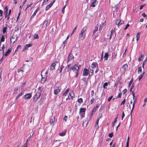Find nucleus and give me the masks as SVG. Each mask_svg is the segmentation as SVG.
I'll use <instances>...</instances> for the list:
<instances>
[{
  "mask_svg": "<svg viewBox=\"0 0 147 147\" xmlns=\"http://www.w3.org/2000/svg\"><path fill=\"white\" fill-rule=\"evenodd\" d=\"M91 67L92 68H93L94 67H98V64L97 62H93L92 64V65H91Z\"/></svg>",
  "mask_w": 147,
  "mask_h": 147,
  "instance_id": "2eb2a0df",
  "label": "nucleus"
},
{
  "mask_svg": "<svg viewBox=\"0 0 147 147\" xmlns=\"http://www.w3.org/2000/svg\"><path fill=\"white\" fill-rule=\"evenodd\" d=\"M137 96H136L135 99L133 103V106H132V109H131V111L130 114H131V117H132V111H133V109H134V108L135 105L136 103V99H137Z\"/></svg>",
  "mask_w": 147,
  "mask_h": 147,
  "instance_id": "39448f33",
  "label": "nucleus"
},
{
  "mask_svg": "<svg viewBox=\"0 0 147 147\" xmlns=\"http://www.w3.org/2000/svg\"><path fill=\"white\" fill-rule=\"evenodd\" d=\"M41 91L40 90L39 91V92H37L36 93L33 99V100L34 101L36 102L37 101L38 99L39 98L41 94Z\"/></svg>",
  "mask_w": 147,
  "mask_h": 147,
  "instance_id": "7ed1b4c3",
  "label": "nucleus"
},
{
  "mask_svg": "<svg viewBox=\"0 0 147 147\" xmlns=\"http://www.w3.org/2000/svg\"><path fill=\"white\" fill-rule=\"evenodd\" d=\"M99 105L98 104H97L96 105V106L94 107V108H96V109L97 110V109L99 107Z\"/></svg>",
  "mask_w": 147,
  "mask_h": 147,
  "instance_id": "13d9d810",
  "label": "nucleus"
},
{
  "mask_svg": "<svg viewBox=\"0 0 147 147\" xmlns=\"http://www.w3.org/2000/svg\"><path fill=\"white\" fill-rule=\"evenodd\" d=\"M69 96H68V98L69 99H70L71 98H72L73 97L71 95V94L70 93H69Z\"/></svg>",
  "mask_w": 147,
  "mask_h": 147,
  "instance_id": "864d4df0",
  "label": "nucleus"
},
{
  "mask_svg": "<svg viewBox=\"0 0 147 147\" xmlns=\"http://www.w3.org/2000/svg\"><path fill=\"white\" fill-rule=\"evenodd\" d=\"M131 94L133 96V99L134 100V98H135V94H134V92H132Z\"/></svg>",
  "mask_w": 147,
  "mask_h": 147,
  "instance_id": "e2e57ef3",
  "label": "nucleus"
},
{
  "mask_svg": "<svg viewBox=\"0 0 147 147\" xmlns=\"http://www.w3.org/2000/svg\"><path fill=\"white\" fill-rule=\"evenodd\" d=\"M114 31L113 29H112L111 31V34H110V39H111L112 37V36L113 35V32H114Z\"/></svg>",
  "mask_w": 147,
  "mask_h": 147,
  "instance_id": "c9c22d12",
  "label": "nucleus"
},
{
  "mask_svg": "<svg viewBox=\"0 0 147 147\" xmlns=\"http://www.w3.org/2000/svg\"><path fill=\"white\" fill-rule=\"evenodd\" d=\"M136 41L137 42L138 40L139 39L140 37V33H138L136 36Z\"/></svg>",
  "mask_w": 147,
  "mask_h": 147,
  "instance_id": "7c9ffc66",
  "label": "nucleus"
},
{
  "mask_svg": "<svg viewBox=\"0 0 147 147\" xmlns=\"http://www.w3.org/2000/svg\"><path fill=\"white\" fill-rule=\"evenodd\" d=\"M123 69L124 70H127L128 68V65L127 64H124L122 66Z\"/></svg>",
  "mask_w": 147,
  "mask_h": 147,
  "instance_id": "a211bd4d",
  "label": "nucleus"
},
{
  "mask_svg": "<svg viewBox=\"0 0 147 147\" xmlns=\"http://www.w3.org/2000/svg\"><path fill=\"white\" fill-rule=\"evenodd\" d=\"M146 63V61H144L143 62V64H142V67L143 68H144V65Z\"/></svg>",
  "mask_w": 147,
  "mask_h": 147,
  "instance_id": "603ef678",
  "label": "nucleus"
},
{
  "mask_svg": "<svg viewBox=\"0 0 147 147\" xmlns=\"http://www.w3.org/2000/svg\"><path fill=\"white\" fill-rule=\"evenodd\" d=\"M66 5H65L62 8L61 11L64 14V10L66 7Z\"/></svg>",
  "mask_w": 147,
  "mask_h": 147,
  "instance_id": "37998d69",
  "label": "nucleus"
},
{
  "mask_svg": "<svg viewBox=\"0 0 147 147\" xmlns=\"http://www.w3.org/2000/svg\"><path fill=\"white\" fill-rule=\"evenodd\" d=\"M48 24L47 21H45L44 22V23L43 24L42 27L43 28H46L47 26V24Z\"/></svg>",
  "mask_w": 147,
  "mask_h": 147,
  "instance_id": "aec40b11",
  "label": "nucleus"
},
{
  "mask_svg": "<svg viewBox=\"0 0 147 147\" xmlns=\"http://www.w3.org/2000/svg\"><path fill=\"white\" fill-rule=\"evenodd\" d=\"M7 25H6V26L4 27L3 30V33H5L7 30Z\"/></svg>",
  "mask_w": 147,
  "mask_h": 147,
  "instance_id": "473e14b6",
  "label": "nucleus"
},
{
  "mask_svg": "<svg viewBox=\"0 0 147 147\" xmlns=\"http://www.w3.org/2000/svg\"><path fill=\"white\" fill-rule=\"evenodd\" d=\"M32 94L31 93H28L24 96V97L25 99H28L30 98Z\"/></svg>",
  "mask_w": 147,
  "mask_h": 147,
  "instance_id": "0eeeda50",
  "label": "nucleus"
},
{
  "mask_svg": "<svg viewBox=\"0 0 147 147\" xmlns=\"http://www.w3.org/2000/svg\"><path fill=\"white\" fill-rule=\"evenodd\" d=\"M49 0H44L43 1L42 3V5H43L44 4H45L47 3L46 2H47Z\"/></svg>",
  "mask_w": 147,
  "mask_h": 147,
  "instance_id": "49530a36",
  "label": "nucleus"
},
{
  "mask_svg": "<svg viewBox=\"0 0 147 147\" xmlns=\"http://www.w3.org/2000/svg\"><path fill=\"white\" fill-rule=\"evenodd\" d=\"M56 65L55 63H52L50 66V69L51 70H53L55 69V66Z\"/></svg>",
  "mask_w": 147,
  "mask_h": 147,
  "instance_id": "dca6fc26",
  "label": "nucleus"
},
{
  "mask_svg": "<svg viewBox=\"0 0 147 147\" xmlns=\"http://www.w3.org/2000/svg\"><path fill=\"white\" fill-rule=\"evenodd\" d=\"M5 40V37L4 36H2L1 37L0 42H3Z\"/></svg>",
  "mask_w": 147,
  "mask_h": 147,
  "instance_id": "e433bc0d",
  "label": "nucleus"
},
{
  "mask_svg": "<svg viewBox=\"0 0 147 147\" xmlns=\"http://www.w3.org/2000/svg\"><path fill=\"white\" fill-rule=\"evenodd\" d=\"M87 29V27L86 26L84 27L82 29L78 38L79 40H82L84 39L86 34V31Z\"/></svg>",
  "mask_w": 147,
  "mask_h": 147,
  "instance_id": "f257e3e1",
  "label": "nucleus"
},
{
  "mask_svg": "<svg viewBox=\"0 0 147 147\" xmlns=\"http://www.w3.org/2000/svg\"><path fill=\"white\" fill-rule=\"evenodd\" d=\"M61 90L59 88L55 89L54 91V94L57 95L60 92Z\"/></svg>",
  "mask_w": 147,
  "mask_h": 147,
  "instance_id": "ddd939ff",
  "label": "nucleus"
},
{
  "mask_svg": "<svg viewBox=\"0 0 147 147\" xmlns=\"http://www.w3.org/2000/svg\"><path fill=\"white\" fill-rule=\"evenodd\" d=\"M52 5H52V3H50L49 4V5L46 6L45 8V10H48L50 7H52Z\"/></svg>",
  "mask_w": 147,
  "mask_h": 147,
  "instance_id": "6ab92c4d",
  "label": "nucleus"
},
{
  "mask_svg": "<svg viewBox=\"0 0 147 147\" xmlns=\"http://www.w3.org/2000/svg\"><path fill=\"white\" fill-rule=\"evenodd\" d=\"M108 56H109V55H108V53H105V54L104 56V58L105 60H106L107 59L108 57Z\"/></svg>",
  "mask_w": 147,
  "mask_h": 147,
  "instance_id": "393cba45",
  "label": "nucleus"
},
{
  "mask_svg": "<svg viewBox=\"0 0 147 147\" xmlns=\"http://www.w3.org/2000/svg\"><path fill=\"white\" fill-rule=\"evenodd\" d=\"M74 58V57L73 56L71 53H70L68 57L67 63L71 62Z\"/></svg>",
  "mask_w": 147,
  "mask_h": 147,
  "instance_id": "20e7f679",
  "label": "nucleus"
},
{
  "mask_svg": "<svg viewBox=\"0 0 147 147\" xmlns=\"http://www.w3.org/2000/svg\"><path fill=\"white\" fill-rule=\"evenodd\" d=\"M78 102L79 103H81L83 102V99L82 98H79L78 100Z\"/></svg>",
  "mask_w": 147,
  "mask_h": 147,
  "instance_id": "79ce46f5",
  "label": "nucleus"
},
{
  "mask_svg": "<svg viewBox=\"0 0 147 147\" xmlns=\"http://www.w3.org/2000/svg\"><path fill=\"white\" fill-rule=\"evenodd\" d=\"M54 121H55V117H52L50 120V123L51 124H52V123H53L54 122Z\"/></svg>",
  "mask_w": 147,
  "mask_h": 147,
  "instance_id": "5701e85b",
  "label": "nucleus"
},
{
  "mask_svg": "<svg viewBox=\"0 0 147 147\" xmlns=\"http://www.w3.org/2000/svg\"><path fill=\"white\" fill-rule=\"evenodd\" d=\"M66 133V131H63L61 133H60L59 134V135L61 136H64L65 135Z\"/></svg>",
  "mask_w": 147,
  "mask_h": 147,
  "instance_id": "cd10ccee",
  "label": "nucleus"
},
{
  "mask_svg": "<svg viewBox=\"0 0 147 147\" xmlns=\"http://www.w3.org/2000/svg\"><path fill=\"white\" fill-rule=\"evenodd\" d=\"M23 92H24L23 91H21L20 93L17 96L16 98V100H17L20 97V96H22L23 94Z\"/></svg>",
  "mask_w": 147,
  "mask_h": 147,
  "instance_id": "412c9836",
  "label": "nucleus"
},
{
  "mask_svg": "<svg viewBox=\"0 0 147 147\" xmlns=\"http://www.w3.org/2000/svg\"><path fill=\"white\" fill-rule=\"evenodd\" d=\"M94 91L93 90H92L91 91V96H93L94 95Z\"/></svg>",
  "mask_w": 147,
  "mask_h": 147,
  "instance_id": "338daca9",
  "label": "nucleus"
},
{
  "mask_svg": "<svg viewBox=\"0 0 147 147\" xmlns=\"http://www.w3.org/2000/svg\"><path fill=\"white\" fill-rule=\"evenodd\" d=\"M127 92V90L126 89H124L123 91V94H125Z\"/></svg>",
  "mask_w": 147,
  "mask_h": 147,
  "instance_id": "052dcab7",
  "label": "nucleus"
},
{
  "mask_svg": "<svg viewBox=\"0 0 147 147\" xmlns=\"http://www.w3.org/2000/svg\"><path fill=\"white\" fill-rule=\"evenodd\" d=\"M142 69L141 66H140L138 68V74L140 72H142Z\"/></svg>",
  "mask_w": 147,
  "mask_h": 147,
  "instance_id": "4c0bfd02",
  "label": "nucleus"
},
{
  "mask_svg": "<svg viewBox=\"0 0 147 147\" xmlns=\"http://www.w3.org/2000/svg\"><path fill=\"white\" fill-rule=\"evenodd\" d=\"M109 136L110 138H112L113 136V133H109Z\"/></svg>",
  "mask_w": 147,
  "mask_h": 147,
  "instance_id": "6e6d98bb",
  "label": "nucleus"
},
{
  "mask_svg": "<svg viewBox=\"0 0 147 147\" xmlns=\"http://www.w3.org/2000/svg\"><path fill=\"white\" fill-rule=\"evenodd\" d=\"M14 38H13V37H12L11 38V39H10V42H13V43H14L16 40V39H14V40L13 41H12V39H14Z\"/></svg>",
  "mask_w": 147,
  "mask_h": 147,
  "instance_id": "09e8293b",
  "label": "nucleus"
},
{
  "mask_svg": "<svg viewBox=\"0 0 147 147\" xmlns=\"http://www.w3.org/2000/svg\"><path fill=\"white\" fill-rule=\"evenodd\" d=\"M95 129L97 130L98 129V124H96L95 127Z\"/></svg>",
  "mask_w": 147,
  "mask_h": 147,
  "instance_id": "4d7b16f0",
  "label": "nucleus"
},
{
  "mask_svg": "<svg viewBox=\"0 0 147 147\" xmlns=\"http://www.w3.org/2000/svg\"><path fill=\"white\" fill-rule=\"evenodd\" d=\"M117 56V54L115 53H113L112 55V60H113V59H115L116 57Z\"/></svg>",
  "mask_w": 147,
  "mask_h": 147,
  "instance_id": "72a5a7b5",
  "label": "nucleus"
},
{
  "mask_svg": "<svg viewBox=\"0 0 147 147\" xmlns=\"http://www.w3.org/2000/svg\"><path fill=\"white\" fill-rule=\"evenodd\" d=\"M8 9L7 8V6H6L4 8V13L5 15L7 14Z\"/></svg>",
  "mask_w": 147,
  "mask_h": 147,
  "instance_id": "f3484780",
  "label": "nucleus"
},
{
  "mask_svg": "<svg viewBox=\"0 0 147 147\" xmlns=\"http://www.w3.org/2000/svg\"><path fill=\"white\" fill-rule=\"evenodd\" d=\"M106 25L105 22H104L102 23V24L100 25L99 28V30H101L102 28L105 27Z\"/></svg>",
  "mask_w": 147,
  "mask_h": 147,
  "instance_id": "9d476101",
  "label": "nucleus"
},
{
  "mask_svg": "<svg viewBox=\"0 0 147 147\" xmlns=\"http://www.w3.org/2000/svg\"><path fill=\"white\" fill-rule=\"evenodd\" d=\"M34 38L35 39H37L38 38V34H35L34 35Z\"/></svg>",
  "mask_w": 147,
  "mask_h": 147,
  "instance_id": "c03bdc74",
  "label": "nucleus"
},
{
  "mask_svg": "<svg viewBox=\"0 0 147 147\" xmlns=\"http://www.w3.org/2000/svg\"><path fill=\"white\" fill-rule=\"evenodd\" d=\"M11 50L12 49L11 48H9L7 51L5 52V56H8L11 51Z\"/></svg>",
  "mask_w": 147,
  "mask_h": 147,
  "instance_id": "9b49d317",
  "label": "nucleus"
},
{
  "mask_svg": "<svg viewBox=\"0 0 147 147\" xmlns=\"http://www.w3.org/2000/svg\"><path fill=\"white\" fill-rule=\"evenodd\" d=\"M24 71V67H22L21 69H18V71L19 74L22 75L23 74V72Z\"/></svg>",
  "mask_w": 147,
  "mask_h": 147,
  "instance_id": "6e6552de",
  "label": "nucleus"
},
{
  "mask_svg": "<svg viewBox=\"0 0 147 147\" xmlns=\"http://www.w3.org/2000/svg\"><path fill=\"white\" fill-rule=\"evenodd\" d=\"M39 7H38L36 10L34 11L33 14L31 16L30 19H32L33 18L34 16H35L37 12L38 11H39Z\"/></svg>",
  "mask_w": 147,
  "mask_h": 147,
  "instance_id": "f8f14e48",
  "label": "nucleus"
},
{
  "mask_svg": "<svg viewBox=\"0 0 147 147\" xmlns=\"http://www.w3.org/2000/svg\"><path fill=\"white\" fill-rule=\"evenodd\" d=\"M125 99H124L122 102L121 104V105H124V104L125 103Z\"/></svg>",
  "mask_w": 147,
  "mask_h": 147,
  "instance_id": "5fc2aeb1",
  "label": "nucleus"
},
{
  "mask_svg": "<svg viewBox=\"0 0 147 147\" xmlns=\"http://www.w3.org/2000/svg\"><path fill=\"white\" fill-rule=\"evenodd\" d=\"M89 71L88 70L86 69H84L83 71V75L84 76H87L88 74Z\"/></svg>",
  "mask_w": 147,
  "mask_h": 147,
  "instance_id": "1a4fd4ad",
  "label": "nucleus"
},
{
  "mask_svg": "<svg viewBox=\"0 0 147 147\" xmlns=\"http://www.w3.org/2000/svg\"><path fill=\"white\" fill-rule=\"evenodd\" d=\"M86 109L85 108H81L80 111V113H85Z\"/></svg>",
  "mask_w": 147,
  "mask_h": 147,
  "instance_id": "b1692460",
  "label": "nucleus"
},
{
  "mask_svg": "<svg viewBox=\"0 0 147 147\" xmlns=\"http://www.w3.org/2000/svg\"><path fill=\"white\" fill-rule=\"evenodd\" d=\"M32 46V45L30 44H26L25 46V49H27L29 47H31Z\"/></svg>",
  "mask_w": 147,
  "mask_h": 147,
  "instance_id": "c756f323",
  "label": "nucleus"
},
{
  "mask_svg": "<svg viewBox=\"0 0 147 147\" xmlns=\"http://www.w3.org/2000/svg\"><path fill=\"white\" fill-rule=\"evenodd\" d=\"M117 117L115 119L114 121L112 123V126L113 127H114L115 123H116L117 121Z\"/></svg>",
  "mask_w": 147,
  "mask_h": 147,
  "instance_id": "f704fd0d",
  "label": "nucleus"
},
{
  "mask_svg": "<svg viewBox=\"0 0 147 147\" xmlns=\"http://www.w3.org/2000/svg\"><path fill=\"white\" fill-rule=\"evenodd\" d=\"M98 29V27L97 26H96L95 27L94 29L93 32V34L92 36L93 35H94L95 33V32L97 31Z\"/></svg>",
  "mask_w": 147,
  "mask_h": 147,
  "instance_id": "4be33fe9",
  "label": "nucleus"
},
{
  "mask_svg": "<svg viewBox=\"0 0 147 147\" xmlns=\"http://www.w3.org/2000/svg\"><path fill=\"white\" fill-rule=\"evenodd\" d=\"M46 80V78L42 77L41 80V82L42 83H44L45 82Z\"/></svg>",
  "mask_w": 147,
  "mask_h": 147,
  "instance_id": "2f4dec72",
  "label": "nucleus"
},
{
  "mask_svg": "<svg viewBox=\"0 0 147 147\" xmlns=\"http://www.w3.org/2000/svg\"><path fill=\"white\" fill-rule=\"evenodd\" d=\"M94 98L92 97V99L90 100V101L91 102V104H92L93 102L94 101Z\"/></svg>",
  "mask_w": 147,
  "mask_h": 147,
  "instance_id": "8fccbe9b",
  "label": "nucleus"
},
{
  "mask_svg": "<svg viewBox=\"0 0 147 147\" xmlns=\"http://www.w3.org/2000/svg\"><path fill=\"white\" fill-rule=\"evenodd\" d=\"M67 116H65L64 117V121H65V122L66 121V120L67 119Z\"/></svg>",
  "mask_w": 147,
  "mask_h": 147,
  "instance_id": "680f3d73",
  "label": "nucleus"
},
{
  "mask_svg": "<svg viewBox=\"0 0 147 147\" xmlns=\"http://www.w3.org/2000/svg\"><path fill=\"white\" fill-rule=\"evenodd\" d=\"M96 110V108H94L92 111V112L95 113Z\"/></svg>",
  "mask_w": 147,
  "mask_h": 147,
  "instance_id": "774afa93",
  "label": "nucleus"
},
{
  "mask_svg": "<svg viewBox=\"0 0 147 147\" xmlns=\"http://www.w3.org/2000/svg\"><path fill=\"white\" fill-rule=\"evenodd\" d=\"M79 114L81 116V119L82 118H83L84 117L85 113H84L83 112V113H81V112L80 113L79 112Z\"/></svg>",
  "mask_w": 147,
  "mask_h": 147,
  "instance_id": "c85d7f7f",
  "label": "nucleus"
},
{
  "mask_svg": "<svg viewBox=\"0 0 147 147\" xmlns=\"http://www.w3.org/2000/svg\"><path fill=\"white\" fill-rule=\"evenodd\" d=\"M108 86V83L107 82H106L104 83L103 85V87L104 88H105V86Z\"/></svg>",
  "mask_w": 147,
  "mask_h": 147,
  "instance_id": "a18cd8bd",
  "label": "nucleus"
},
{
  "mask_svg": "<svg viewBox=\"0 0 147 147\" xmlns=\"http://www.w3.org/2000/svg\"><path fill=\"white\" fill-rule=\"evenodd\" d=\"M5 18L7 20H8L9 19V16L7 15V14L5 15Z\"/></svg>",
  "mask_w": 147,
  "mask_h": 147,
  "instance_id": "a19ab883",
  "label": "nucleus"
},
{
  "mask_svg": "<svg viewBox=\"0 0 147 147\" xmlns=\"http://www.w3.org/2000/svg\"><path fill=\"white\" fill-rule=\"evenodd\" d=\"M143 75L141 74L138 77V80L140 81L143 77Z\"/></svg>",
  "mask_w": 147,
  "mask_h": 147,
  "instance_id": "de8ad7c7",
  "label": "nucleus"
},
{
  "mask_svg": "<svg viewBox=\"0 0 147 147\" xmlns=\"http://www.w3.org/2000/svg\"><path fill=\"white\" fill-rule=\"evenodd\" d=\"M113 97V96H111L110 97H109L108 99V102L110 101Z\"/></svg>",
  "mask_w": 147,
  "mask_h": 147,
  "instance_id": "3c124183",
  "label": "nucleus"
},
{
  "mask_svg": "<svg viewBox=\"0 0 147 147\" xmlns=\"http://www.w3.org/2000/svg\"><path fill=\"white\" fill-rule=\"evenodd\" d=\"M18 87H16L14 88L13 94H17L18 93Z\"/></svg>",
  "mask_w": 147,
  "mask_h": 147,
  "instance_id": "a878e982",
  "label": "nucleus"
},
{
  "mask_svg": "<svg viewBox=\"0 0 147 147\" xmlns=\"http://www.w3.org/2000/svg\"><path fill=\"white\" fill-rule=\"evenodd\" d=\"M64 67V66L63 65H61L60 68V69L59 70V72L60 73L62 71V70Z\"/></svg>",
  "mask_w": 147,
  "mask_h": 147,
  "instance_id": "58836bf2",
  "label": "nucleus"
},
{
  "mask_svg": "<svg viewBox=\"0 0 147 147\" xmlns=\"http://www.w3.org/2000/svg\"><path fill=\"white\" fill-rule=\"evenodd\" d=\"M129 25L128 24H127L126 26L124 28V30H126L127 28L129 26Z\"/></svg>",
  "mask_w": 147,
  "mask_h": 147,
  "instance_id": "69168bd1",
  "label": "nucleus"
},
{
  "mask_svg": "<svg viewBox=\"0 0 147 147\" xmlns=\"http://www.w3.org/2000/svg\"><path fill=\"white\" fill-rule=\"evenodd\" d=\"M119 20H117V21L116 24L117 25L118 27H119L124 22L122 20H119V21L117 23V22Z\"/></svg>",
  "mask_w": 147,
  "mask_h": 147,
  "instance_id": "4468645a",
  "label": "nucleus"
},
{
  "mask_svg": "<svg viewBox=\"0 0 147 147\" xmlns=\"http://www.w3.org/2000/svg\"><path fill=\"white\" fill-rule=\"evenodd\" d=\"M79 66H78L75 65L73 67H71L70 69H72L73 71L76 74V77L77 78L78 74V70L79 69Z\"/></svg>",
  "mask_w": 147,
  "mask_h": 147,
  "instance_id": "f03ea898",
  "label": "nucleus"
},
{
  "mask_svg": "<svg viewBox=\"0 0 147 147\" xmlns=\"http://www.w3.org/2000/svg\"><path fill=\"white\" fill-rule=\"evenodd\" d=\"M3 11L1 10H0V16L2 17L3 15Z\"/></svg>",
  "mask_w": 147,
  "mask_h": 147,
  "instance_id": "bf43d9fd",
  "label": "nucleus"
},
{
  "mask_svg": "<svg viewBox=\"0 0 147 147\" xmlns=\"http://www.w3.org/2000/svg\"><path fill=\"white\" fill-rule=\"evenodd\" d=\"M28 142V140H26V142L23 145V146L21 147H27L28 146L27 142Z\"/></svg>",
  "mask_w": 147,
  "mask_h": 147,
  "instance_id": "ea45409f",
  "label": "nucleus"
},
{
  "mask_svg": "<svg viewBox=\"0 0 147 147\" xmlns=\"http://www.w3.org/2000/svg\"><path fill=\"white\" fill-rule=\"evenodd\" d=\"M143 55H141V56H139L138 59V61H141L142 60L143 58Z\"/></svg>",
  "mask_w": 147,
  "mask_h": 147,
  "instance_id": "bb28decb",
  "label": "nucleus"
},
{
  "mask_svg": "<svg viewBox=\"0 0 147 147\" xmlns=\"http://www.w3.org/2000/svg\"><path fill=\"white\" fill-rule=\"evenodd\" d=\"M19 29L18 27V26H16L15 27V31H17Z\"/></svg>",
  "mask_w": 147,
  "mask_h": 147,
  "instance_id": "0e129e2a",
  "label": "nucleus"
},
{
  "mask_svg": "<svg viewBox=\"0 0 147 147\" xmlns=\"http://www.w3.org/2000/svg\"><path fill=\"white\" fill-rule=\"evenodd\" d=\"M98 1L96 0H92V3L90 5V7H94L98 3Z\"/></svg>",
  "mask_w": 147,
  "mask_h": 147,
  "instance_id": "423d86ee",
  "label": "nucleus"
}]
</instances>
